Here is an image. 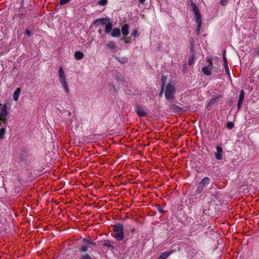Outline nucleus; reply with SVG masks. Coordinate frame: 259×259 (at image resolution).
Segmentation results:
<instances>
[{
    "label": "nucleus",
    "instance_id": "f257e3e1",
    "mask_svg": "<svg viewBox=\"0 0 259 259\" xmlns=\"http://www.w3.org/2000/svg\"><path fill=\"white\" fill-rule=\"evenodd\" d=\"M112 235L116 240H122L124 238L123 226L120 224L114 225Z\"/></svg>",
    "mask_w": 259,
    "mask_h": 259
},
{
    "label": "nucleus",
    "instance_id": "f03ea898",
    "mask_svg": "<svg viewBox=\"0 0 259 259\" xmlns=\"http://www.w3.org/2000/svg\"><path fill=\"white\" fill-rule=\"evenodd\" d=\"M176 88L174 84L168 83L165 90V97L166 100L172 101L174 99Z\"/></svg>",
    "mask_w": 259,
    "mask_h": 259
},
{
    "label": "nucleus",
    "instance_id": "7ed1b4c3",
    "mask_svg": "<svg viewBox=\"0 0 259 259\" xmlns=\"http://www.w3.org/2000/svg\"><path fill=\"white\" fill-rule=\"evenodd\" d=\"M7 106L6 104L2 105L0 104V126L3 123H8L7 117L8 115Z\"/></svg>",
    "mask_w": 259,
    "mask_h": 259
},
{
    "label": "nucleus",
    "instance_id": "20e7f679",
    "mask_svg": "<svg viewBox=\"0 0 259 259\" xmlns=\"http://www.w3.org/2000/svg\"><path fill=\"white\" fill-rule=\"evenodd\" d=\"M58 75L60 82L63 87L66 93H68L69 92L68 83L66 81V75L62 67H60L58 70Z\"/></svg>",
    "mask_w": 259,
    "mask_h": 259
},
{
    "label": "nucleus",
    "instance_id": "39448f33",
    "mask_svg": "<svg viewBox=\"0 0 259 259\" xmlns=\"http://www.w3.org/2000/svg\"><path fill=\"white\" fill-rule=\"evenodd\" d=\"M135 110L138 115L140 117H144L147 115L144 108L141 105H137L135 108Z\"/></svg>",
    "mask_w": 259,
    "mask_h": 259
},
{
    "label": "nucleus",
    "instance_id": "423d86ee",
    "mask_svg": "<svg viewBox=\"0 0 259 259\" xmlns=\"http://www.w3.org/2000/svg\"><path fill=\"white\" fill-rule=\"evenodd\" d=\"M217 152L215 153V157L217 160H221L223 158V148L220 146L216 147Z\"/></svg>",
    "mask_w": 259,
    "mask_h": 259
},
{
    "label": "nucleus",
    "instance_id": "0eeeda50",
    "mask_svg": "<svg viewBox=\"0 0 259 259\" xmlns=\"http://www.w3.org/2000/svg\"><path fill=\"white\" fill-rule=\"evenodd\" d=\"M195 15L196 21V23H197V25L196 26V30L198 31V33H199L201 25V16L199 12Z\"/></svg>",
    "mask_w": 259,
    "mask_h": 259
},
{
    "label": "nucleus",
    "instance_id": "6e6552de",
    "mask_svg": "<svg viewBox=\"0 0 259 259\" xmlns=\"http://www.w3.org/2000/svg\"><path fill=\"white\" fill-rule=\"evenodd\" d=\"M210 183V179L208 177H205L201 180L200 182L198 184L203 189L207 187Z\"/></svg>",
    "mask_w": 259,
    "mask_h": 259
},
{
    "label": "nucleus",
    "instance_id": "1a4fd4ad",
    "mask_svg": "<svg viewBox=\"0 0 259 259\" xmlns=\"http://www.w3.org/2000/svg\"><path fill=\"white\" fill-rule=\"evenodd\" d=\"M109 19L108 18H100L97 19L95 21V23L97 24L105 25L108 22H109Z\"/></svg>",
    "mask_w": 259,
    "mask_h": 259
},
{
    "label": "nucleus",
    "instance_id": "9d476101",
    "mask_svg": "<svg viewBox=\"0 0 259 259\" xmlns=\"http://www.w3.org/2000/svg\"><path fill=\"white\" fill-rule=\"evenodd\" d=\"M212 69V67L210 66H204L202 68V72L206 75H209L211 74V71Z\"/></svg>",
    "mask_w": 259,
    "mask_h": 259
},
{
    "label": "nucleus",
    "instance_id": "9b49d317",
    "mask_svg": "<svg viewBox=\"0 0 259 259\" xmlns=\"http://www.w3.org/2000/svg\"><path fill=\"white\" fill-rule=\"evenodd\" d=\"M7 123H6L5 124L4 123H3L2 125L1 126V128H0V139L2 140L4 138V135L6 131V127H7Z\"/></svg>",
    "mask_w": 259,
    "mask_h": 259
},
{
    "label": "nucleus",
    "instance_id": "f8f14e48",
    "mask_svg": "<svg viewBox=\"0 0 259 259\" xmlns=\"http://www.w3.org/2000/svg\"><path fill=\"white\" fill-rule=\"evenodd\" d=\"M128 25L127 24H124L121 27L122 33L124 36H126L128 34Z\"/></svg>",
    "mask_w": 259,
    "mask_h": 259
},
{
    "label": "nucleus",
    "instance_id": "ddd939ff",
    "mask_svg": "<svg viewBox=\"0 0 259 259\" xmlns=\"http://www.w3.org/2000/svg\"><path fill=\"white\" fill-rule=\"evenodd\" d=\"M173 250H170L169 252H162L159 257V259H166L167 258L171 253H173Z\"/></svg>",
    "mask_w": 259,
    "mask_h": 259
},
{
    "label": "nucleus",
    "instance_id": "4468645a",
    "mask_svg": "<svg viewBox=\"0 0 259 259\" xmlns=\"http://www.w3.org/2000/svg\"><path fill=\"white\" fill-rule=\"evenodd\" d=\"M113 25L109 22H108L105 26V32L106 33H109L112 30Z\"/></svg>",
    "mask_w": 259,
    "mask_h": 259
},
{
    "label": "nucleus",
    "instance_id": "2eb2a0df",
    "mask_svg": "<svg viewBox=\"0 0 259 259\" xmlns=\"http://www.w3.org/2000/svg\"><path fill=\"white\" fill-rule=\"evenodd\" d=\"M120 34V30L119 28H114L111 32L113 37H118Z\"/></svg>",
    "mask_w": 259,
    "mask_h": 259
},
{
    "label": "nucleus",
    "instance_id": "dca6fc26",
    "mask_svg": "<svg viewBox=\"0 0 259 259\" xmlns=\"http://www.w3.org/2000/svg\"><path fill=\"white\" fill-rule=\"evenodd\" d=\"M74 57L76 60H79L83 58L84 54L81 52L77 51L75 53Z\"/></svg>",
    "mask_w": 259,
    "mask_h": 259
},
{
    "label": "nucleus",
    "instance_id": "f3484780",
    "mask_svg": "<svg viewBox=\"0 0 259 259\" xmlns=\"http://www.w3.org/2000/svg\"><path fill=\"white\" fill-rule=\"evenodd\" d=\"M21 91V89L19 88H18L15 91L13 95V99L15 101H18L19 98V95Z\"/></svg>",
    "mask_w": 259,
    "mask_h": 259
},
{
    "label": "nucleus",
    "instance_id": "a211bd4d",
    "mask_svg": "<svg viewBox=\"0 0 259 259\" xmlns=\"http://www.w3.org/2000/svg\"><path fill=\"white\" fill-rule=\"evenodd\" d=\"M169 108L175 112H179L181 110V108L175 104H170Z\"/></svg>",
    "mask_w": 259,
    "mask_h": 259
},
{
    "label": "nucleus",
    "instance_id": "6ab92c4d",
    "mask_svg": "<svg viewBox=\"0 0 259 259\" xmlns=\"http://www.w3.org/2000/svg\"><path fill=\"white\" fill-rule=\"evenodd\" d=\"M106 46L107 47L111 50H113L115 49L116 48V46L115 45V44L114 43L113 41H109L107 44H106Z\"/></svg>",
    "mask_w": 259,
    "mask_h": 259
},
{
    "label": "nucleus",
    "instance_id": "aec40b11",
    "mask_svg": "<svg viewBox=\"0 0 259 259\" xmlns=\"http://www.w3.org/2000/svg\"><path fill=\"white\" fill-rule=\"evenodd\" d=\"M192 10H193V11L194 12V14H196L198 13L199 12V11L198 9V8L197 7V6H196V5L194 3H192Z\"/></svg>",
    "mask_w": 259,
    "mask_h": 259
},
{
    "label": "nucleus",
    "instance_id": "412c9836",
    "mask_svg": "<svg viewBox=\"0 0 259 259\" xmlns=\"http://www.w3.org/2000/svg\"><path fill=\"white\" fill-rule=\"evenodd\" d=\"M203 189H204L202 187L198 185L195 193L196 194H200L202 192Z\"/></svg>",
    "mask_w": 259,
    "mask_h": 259
},
{
    "label": "nucleus",
    "instance_id": "4be33fe9",
    "mask_svg": "<svg viewBox=\"0 0 259 259\" xmlns=\"http://www.w3.org/2000/svg\"><path fill=\"white\" fill-rule=\"evenodd\" d=\"M194 58H195V57H194V55H192L190 57L189 62H188L189 65L191 66L193 64L194 61Z\"/></svg>",
    "mask_w": 259,
    "mask_h": 259
},
{
    "label": "nucleus",
    "instance_id": "5701e85b",
    "mask_svg": "<svg viewBox=\"0 0 259 259\" xmlns=\"http://www.w3.org/2000/svg\"><path fill=\"white\" fill-rule=\"evenodd\" d=\"M226 51H224L223 52V61L224 62L225 65H228V62H227V58L226 56Z\"/></svg>",
    "mask_w": 259,
    "mask_h": 259
},
{
    "label": "nucleus",
    "instance_id": "b1692460",
    "mask_svg": "<svg viewBox=\"0 0 259 259\" xmlns=\"http://www.w3.org/2000/svg\"><path fill=\"white\" fill-rule=\"evenodd\" d=\"M244 92L243 90H242L241 91V93H240V94L239 96V100L240 101H243L244 100Z\"/></svg>",
    "mask_w": 259,
    "mask_h": 259
},
{
    "label": "nucleus",
    "instance_id": "393cba45",
    "mask_svg": "<svg viewBox=\"0 0 259 259\" xmlns=\"http://www.w3.org/2000/svg\"><path fill=\"white\" fill-rule=\"evenodd\" d=\"M131 36L134 37H138L139 34L137 29H135L131 33Z\"/></svg>",
    "mask_w": 259,
    "mask_h": 259
},
{
    "label": "nucleus",
    "instance_id": "a878e982",
    "mask_svg": "<svg viewBox=\"0 0 259 259\" xmlns=\"http://www.w3.org/2000/svg\"><path fill=\"white\" fill-rule=\"evenodd\" d=\"M102 245L104 246H106L107 247H111V248H113V246L109 243V242H104L103 244H102Z\"/></svg>",
    "mask_w": 259,
    "mask_h": 259
},
{
    "label": "nucleus",
    "instance_id": "bb28decb",
    "mask_svg": "<svg viewBox=\"0 0 259 259\" xmlns=\"http://www.w3.org/2000/svg\"><path fill=\"white\" fill-rule=\"evenodd\" d=\"M80 259H92L91 256L88 254H85L83 255H81Z\"/></svg>",
    "mask_w": 259,
    "mask_h": 259
},
{
    "label": "nucleus",
    "instance_id": "cd10ccee",
    "mask_svg": "<svg viewBox=\"0 0 259 259\" xmlns=\"http://www.w3.org/2000/svg\"><path fill=\"white\" fill-rule=\"evenodd\" d=\"M107 0H100L98 4L100 5V6H105L107 4Z\"/></svg>",
    "mask_w": 259,
    "mask_h": 259
},
{
    "label": "nucleus",
    "instance_id": "c85d7f7f",
    "mask_svg": "<svg viewBox=\"0 0 259 259\" xmlns=\"http://www.w3.org/2000/svg\"><path fill=\"white\" fill-rule=\"evenodd\" d=\"M217 99V98L211 99L208 104V106H211L212 105L214 104L216 102Z\"/></svg>",
    "mask_w": 259,
    "mask_h": 259
},
{
    "label": "nucleus",
    "instance_id": "c756f323",
    "mask_svg": "<svg viewBox=\"0 0 259 259\" xmlns=\"http://www.w3.org/2000/svg\"><path fill=\"white\" fill-rule=\"evenodd\" d=\"M227 126L229 129H232L234 127V123L232 122H228Z\"/></svg>",
    "mask_w": 259,
    "mask_h": 259
},
{
    "label": "nucleus",
    "instance_id": "7c9ffc66",
    "mask_svg": "<svg viewBox=\"0 0 259 259\" xmlns=\"http://www.w3.org/2000/svg\"><path fill=\"white\" fill-rule=\"evenodd\" d=\"M71 0H60L59 1V4L61 5H65V4L69 2L70 1H71Z\"/></svg>",
    "mask_w": 259,
    "mask_h": 259
},
{
    "label": "nucleus",
    "instance_id": "2f4dec72",
    "mask_svg": "<svg viewBox=\"0 0 259 259\" xmlns=\"http://www.w3.org/2000/svg\"><path fill=\"white\" fill-rule=\"evenodd\" d=\"M161 79H162V91L161 92H162L163 91V89H164V86L165 85V80H166V77L164 76H162V78H161Z\"/></svg>",
    "mask_w": 259,
    "mask_h": 259
},
{
    "label": "nucleus",
    "instance_id": "473e14b6",
    "mask_svg": "<svg viewBox=\"0 0 259 259\" xmlns=\"http://www.w3.org/2000/svg\"><path fill=\"white\" fill-rule=\"evenodd\" d=\"M207 60L209 63L208 66L212 67V66H213L212 59L211 58H209L207 59Z\"/></svg>",
    "mask_w": 259,
    "mask_h": 259
},
{
    "label": "nucleus",
    "instance_id": "72a5a7b5",
    "mask_svg": "<svg viewBox=\"0 0 259 259\" xmlns=\"http://www.w3.org/2000/svg\"><path fill=\"white\" fill-rule=\"evenodd\" d=\"M225 70L228 75H230V71L228 65H225Z\"/></svg>",
    "mask_w": 259,
    "mask_h": 259
},
{
    "label": "nucleus",
    "instance_id": "f704fd0d",
    "mask_svg": "<svg viewBox=\"0 0 259 259\" xmlns=\"http://www.w3.org/2000/svg\"><path fill=\"white\" fill-rule=\"evenodd\" d=\"M80 251L82 252H85L88 250V247L85 245H83L80 248Z\"/></svg>",
    "mask_w": 259,
    "mask_h": 259
},
{
    "label": "nucleus",
    "instance_id": "c9c22d12",
    "mask_svg": "<svg viewBox=\"0 0 259 259\" xmlns=\"http://www.w3.org/2000/svg\"><path fill=\"white\" fill-rule=\"evenodd\" d=\"M228 0H221V3L223 6H225L227 4Z\"/></svg>",
    "mask_w": 259,
    "mask_h": 259
},
{
    "label": "nucleus",
    "instance_id": "e433bc0d",
    "mask_svg": "<svg viewBox=\"0 0 259 259\" xmlns=\"http://www.w3.org/2000/svg\"><path fill=\"white\" fill-rule=\"evenodd\" d=\"M25 34L27 36H30L31 35V32H30V31L29 30V29H27L25 31Z\"/></svg>",
    "mask_w": 259,
    "mask_h": 259
},
{
    "label": "nucleus",
    "instance_id": "4c0bfd02",
    "mask_svg": "<svg viewBox=\"0 0 259 259\" xmlns=\"http://www.w3.org/2000/svg\"><path fill=\"white\" fill-rule=\"evenodd\" d=\"M255 54L259 57V47H257L255 49Z\"/></svg>",
    "mask_w": 259,
    "mask_h": 259
},
{
    "label": "nucleus",
    "instance_id": "58836bf2",
    "mask_svg": "<svg viewBox=\"0 0 259 259\" xmlns=\"http://www.w3.org/2000/svg\"><path fill=\"white\" fill-rule=\"evenodd\" d=\"M242 102H243V101H240L238 100V108H239L241 107V106L242 104Z\"/></svg>",
    "mask_w": 259,
    "mask_h": 259
},
{
    "label": "nucleus",
    "instance_id": "ea45409f",
    "mask_svg": "<svg viewBox=\"0 0 259 259\" xmlns=\"http://www.w3.org/2000/svg\"><path fill=\"white\" fill-rule=\"evenodd\" d=\"M145 2V0H139V3L141 4H143Z\"/></svg>",
    "mask_w": 259,
    "mask_h": 259
},
{
    "label": "nucleus",
    "instance_id": "a19ab883",
    "mask_svg": "<svg viewBox=\"0 0 259 259\" xmlns=\"http://www.w3.org/2000/svg\"><path fill=\"white\" fill-rule=\"evenodd\" d=\"M125 43H130V41L127 38L125 40Z\"/></svg>",
    "mask_w": 259,
    "mask_h": 259
},
{
    "label": "nucleus",
    "instance_id": "79ce46f5",
    "mask_svg": "<svg viewBox=\"0 0 259 259\" xmlns=\"http://www.w3.org/2000/svg\"><path fill=\"white\" fill-rule=\"evenodd\" d=\"M86 242L88 243H91V242L89 240H87Z\"/></svg>",
    "mask_w": 259,
    "mask_h": 259
},
{
    "label": "nucleus",
    "instance_id": "37998d69",
    "mask_svg": "<svg viewBox=\"0 0 259 259\" xmlns=\"http://www.w3.org/2000/svg\"><path fill=\"white\" fill-rule=\"evenodd\" d=\"M99 33H101V30H99Z\"/></svg>",
    "mask_w": 259,
    "mask_h": 259
}]
</instances>
